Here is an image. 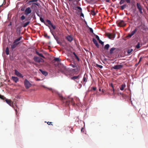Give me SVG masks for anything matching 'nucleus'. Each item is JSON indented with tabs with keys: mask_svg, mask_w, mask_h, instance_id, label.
<instances>
[{
	"mask_svg": "<svg viewBox=\"0 0 148 148\" xmlns=\"http://www.w3.org/2000/svg\"><path fill=\"white\" fill-rule=\"evenodd\" d=\"M110 86H111L112 88H114V86L112 83H111L110 84Z\"/></svg>",
	"mask_w": 148,
	"mask_h": 148,
	"instance_id": "obj_56",
	"label": "nucleus"
},
{
	"mask_svg": "<svg viewBox=\"0 0 148 148\" xmlns=\"http://www.w3.org/2000/svg\"><path fill=\"white\" fill-rule=\"evenodd\" d=\"M44 36L45 37H47L49 39L50 38V36H48L47 34H45Z\"/></svg>",
	"mask_w": 148,
	"mask_h": 148,
	"instance_id": "obj_50",
	"label": "nucleus"
},
{
	"mask_svg": "<svg viewBox=\"0 0 148 148\" xmlns=\"http://www.w3.org/2000/svg\"><path fill=\"white\" fill-rule=\"evenodd\" d=\"M46 21L48 23V24L50 25H51L52 24L50 20L48 19H47Z\"/></svg>",
	"mask_w": 148,
	"mask_h": 148,
	"instance_id": "obj_39",
	"label": "nucleus"
},
{
	"mask_svg": "<svg viewBox=\"0 0 148 148\" xmlns=\"http://www.w3.org/2000/svg\"><path fill=\"white\" fill-rule=\"evenodd\" d=\"M99 42L100 43L101 45H103L104 44V42L102 41L101 40H100L99 41Z\"/></svg>",
	"mask_w": 148,
	"mask_h": 148,
	"instance_id": "obj_49",
	"label": "nucleus"
},
{
	"mask_svg": "<svg viewBox=\"0 0 148 148\" xmlns=\"http://www.w3.org/2000/svg\"><path fill=\"white\" fill-rule=\"evenodd\" d=\"M33 59L35 62L38 63V61L39 59V58L38 56H35L34 57Z\"/></svg>",
	"mask_w": 148,
	"mask_h": 148,
	"instance_id": "obj_22",
	"label": "nucleus"
},
{
	"mask_svg": "<svg viewBox=\"0 0 148 148\" xmlns=\"http://www.w3.org/2000/svg\"><path fill=\"white\" fill-rule=\"evenodd\" d=\"M22 38V36H21L20 37H19V38H18L15 40L14 41V42H17L18 41H19L21 40V39Z\"/></svg>",
	"mask_w": 148,
	"mask_h": 148,
	"instance_id": "obj_30",
	"label": "nucleus"
},
{
	"mask_svg": "<svg viewBox=\"0 0 148 148\" xmlns=\"http://www.w3.org/2000/svg\"><path fill=\"white\" fill-rule=\"evenodd\" d=\"M54 60H55V61H60V59L59 58H56L54 59Z\"/></svg>",
	"mask_w": 148,
	"mask_h": 148,
	"instance_id": "obj_46",
	"label": "nucleus"
},
{
	"mask_svg": "<svg viewBox=\"0 0 148 148\" xmlns=\"http://www.w3.org/2000/svg\"><path fill=\"white\" fill-rule=\"evenodd\" d=\"M70 65L73 68H75L76 67V66H77V65H76L75 64H71Z\"/></svg>",
	"mask_w": 148,
	"mask_h": 148,
	"instance_id": "obj_45",
	"label": "nucleus"
},
{
	"mask_svg": "<svg viewBox=\"0 0 148 148\" xmlns=\"http://www.w3.org/2000/svg\"><path fill=\"white\" fill-rule=\"evenodd\" d=\"M25 16H24V15H22L21 17V19L22 20H23L25 19Z\"/></svg>",
	"mask_w": 148,
	"mask_h": 148,
	"instance_id": "obj_42",
	"label": "nucleus"
},
{
	"mask_svg": "<svg viewBox=\"0 0 148 148\" xmlns=\"http://www.w3.org/2000/svg\"><path fill=\"white\" fill-rule=\"evenodd\" d=\"M107 37L109 39L114 40L116 36V34L115 33H107L106 34Z\"/></svg>",
	"mask_w": 148,
	"mask_h": 148,
	"instance_id": "obj_5",
	"label": "nucleus"
},
{
	"mask_svg": "<svg viewBox=\"0 0 148 148\" xmlns=\"http://www.w3.org/2000/svg\"><path fill=\"white\" fill-rule=\"evenodd\" d=\"M92 41L96 46L98 48L99 47V45L97 41L94 38H92Z\"/></svg>",
	"mask_w": 148,
	"mask_h": 148,
	"instance_id": "obj_17",
	"label": "nucleus"
},
{
	"mask_svg": "<svg viewBox=\"0 0 148 148\" xmlns=\"http://www.w3.org/2000/svg\"><path fill=\"white\" fill-rule=\"evenodd\" d=\"M86 77H85V76H84L83 78V81L84 82L86 81Z\"/></svg>",
	"mask_w": 148,
	"mask_h": 148,
	"instance_id": "obj_52",
	"label": "nucleus"
},
{
	"mask_svg": "<svg viewBox=\"0 0 148 148\" xmlns=\"http://www.w3.org/2000/svg\"><path fill=\"white\" fill-rule=\"evenodd\" d=\"M19 43L20 42H14V41L13 44L11 45V49L12 50V51L14 49L17 47Z\"/></svg>",
	"mask_w": 148,
	"mask_h": 148,
	"instance_id": "obj_8",
	"label": "nucleus"
},
{
	"mask_svg": "<svg viewBox=\"0 0 148 148\" xmlns=\"http://www.w3.org/2000/svg\"><path fill=\"white\" fill-rule=\"evenodd\" d=\"M91 14L92 16H94L96 15V13L93 10H92L91 11Z\"/></svg>",
	"mask_w": 148,
	"mask_h": 148,
	"instance_id": "obj_35",
	"label": "nucleus"
},
{
	"mask_svg": "<svg viewBox=\"0 0 148 148\" xmlns=\"http://www.w3.org/2000/svg\"><path fill=\"white\" fill-rule=\"evenodd\" d=\"M24 8H22L21 9V10L22 11H24Z\"/></svg>",
	"mask_w": 148,
	"mask_h": 148,
	"instance_id": "obj_61",
	"label": "nucleus"
},
{
	"mask_svg": "<svg viewBox=\"0 0 148 148\" xmlns=\"http://www.w3.org/2000/svg\"><path fill=\"white\" fill-rule=\"evenodd\" d=\"M77 9H78L80 10H81V11H82V8L81 7L79 6H78L76 5H75V6L73 7V9L74 10H76Z\"/></svg>",
	"mask_w": 148,
	"mask_h": 148,
	"instance_id": "obj_20",
	"label": "nucleus"
},
{
	"mask_svg": "<svg viewBox=\"0 0 148 148\" xmlns=\"http://www.w3.org/2000/svg\"><path fill=\"white\" fill-rule=\"evenodd\" d=\"M123 66L122 65H115L112 67V68L115 69H119L123 67Z\"/></svg>",
	"mask_w": 148,
	"mask_h": 148,
	"instance_id": "obj_13",
	"label": "nucleus"
},
{
	"mask_svg": "<svg viewBox=\"0 0 148 148\" xmlns=\"http://www.w3.org/2000/svg\"><path fill=\"white\" fill-rule=\"evenodd\" d=\"M0 98L3 99L5 100V101L6 103L10 105V106H12V103L11 100L10 99H6L5 97L1 95L0 94Z\"/></svg>",
	"mask_w": 148,
	"mask_h": 148,
	"instance_id": "obj_3",
	"label": "nucleus"
},
{
	"mask_svg": "<svg viewBox=\"0 0 148 148\" xmlns=\"http://www.w3.org/2000/svg\"><path fill=\"white\" fill-rule=\"evenodd\" d=\"M88 27L89 28L90 32L92 33H93V29L92 28L89 27L88 26Z\"/></svg>",
	"mask_w": 148,
	"mask_h": 148,
	"instance_id": "obj_37",
	"label": "nucleus"
},
{
	"mask_svg": "<svg viewBox=\"0 0 148 148\" xmlns=\"http://www.w3.org/2000/svg\"><path fill=\"white\" fill-rule=\"evenodd\" d=\"M32 10L29 7L26 8L25 10V13L26 15H28L31 12Z\"/></svg>",
	"mask_w": 148,
	"mask_h": 148,
	"instance_id": "obj_11",
	"label": "nucleus"
},
{
	"mask_svg": "<svg viewBox=\"0 0 148 148\" xmlns=\"http://www.w3.org/2000/svg\"><path fill=\"white\" fill-rule=\"evenodd\" d=\"M85 23H86V26H87V27H88V25H87V23L86 21H85Z\"/></svg>",
	"mask_w": 148,
	"mask_h": 148,
	"instance_id": "obj_62",
	"label": "nucleus"
},
{
	"mask_svg": "<svg viewBox=\"0 0 148 148\" xmlns=\"http://www.w3.org/2000/svg\"><path fill=\"white\" fill-rule=\"evenodd\" d=\"M73 54L75 56H77L75 52H73Z\"/></svg>",
	"mask_w": 148,
	"mask_h": 148,
	"instance_id": "obj_58",
	"label": "nucleus"
},
{
	"mask_svg": "<svg viewBox=\"0 0 148 148\" xmlns=\"http://www.w3.org/2000/svg\"><path fill=\"white\" fill-rule=\"evenodd\" d=\"M12 78L13 81L16 83H17L19 81V79L17 77L12 76Z\"/></svg>",
	"mask_w": 148,
	"mask_h": 148,
	"instance_id": "obj_16",
	"label": "nucleus"
},
{
	"mask_svg": "<svg viewBox=\"0 0 148 148\" xmlns=\"http://www.w3.org/2000/svg\"><path fill=\"white\" fill-rule=\"evenodd\" d=\"M45 62L44 60L41 58H39V59L38 61V63H40V62Z\"/></svg>",
	"mask_w": 148,
	"mask_h": 148,
	"instance_id": "obj_33",
	"label": "nucleus"
},
{
	"mask_svg": "<svg viewBox=\"0 0 148 148\" xmlns=\"http://www.w3.org/2000/svg\"><path fill=\"white\" fill-rule=\"evenodd\" d=\"M126 87V85L125 84H122L120 87V89L121 90H123Z\"/></svg>",
	"mask_w": 148,
	"mask_h": 148,
	"instance_id": "obj_23",
	"label": "nucleus"
},
{
	"mask_svg": "<svg viewBox=\"0 0 148 148\" xmlns=\"http://www.w3.org/2000/svg\"><path fill=\"white\" fill-rule=\"evenodd\" d=\"M141 59H142V58L141 57L139 59V61L138 62V63H139L140 62V61L141 60Z\"/></svg>",
	"mask_w": 148,
	"mask_h": 148,
	"instance_id": "obj_59",
	"label": "nucleus"
},
{
	"mask_svg": "<svg viewBox=\"0 0 148 148\" xmlns=\"http://www.w3.org/2000/svg\"><path fill=\"white\" fill-rule=\"evenodd\" d=\"M22 27H23L22 26H19L17 27L16 28V30L17 32H19V33H20L21 31V28Z\"/></svg>",
	"mask_w": 148,
	"mask_h": 148,
	"instance_id": "obj_27",
	"label": "nucleus"
},
{
	"mask_svg": "<svg viewBox=\"0 0 148 148\" xmlns=\"http://www.w3.org/2000/svg\"><path fill=\"white\" fill-rule=\"evenodd\" d=\"M80 70V68L78 66H76V68L75 69H73L72 70L73 72H74L75 73H77Z\"/></svg>",
	"mask_w": 148,
	"mask_h": 148,
	"instance_id": "obj_15",
	"label": "nucleus"
},
{
	"mask_svg": "<svg viewBox=\"0 0 148 148\" xmlns=\"http://www.w3.org/2000/svg\"><path fill=\"white\" fill-rule=\"evenodd\" d=\"M14 71L15 74L17 76L21 78L23 77V75L18 72L17 70H14Z\"/></svg>",
	"mask_w": 148,
	"mask_h": 148,
	"instance_id": "obj_10",
	"label": "nucleus"
},
{
	"mask_svg": "<svg viewBox=\"0 0 148 148\" xmlns=\"http://www.w3.org/2000/svg\"><path fill=\"white\" fill-rule=\"evenodd\" d=\"M30 23V21H27L25 23L23 24V25H22V27H26Z\"/></svg>",
	"mask_w": 148,
	"mask_h": 148,
	"instance_id": "obj_26",
	"label": "nucleus"
},
{
	"mask_svg": "<svg viewBox=\"0 0 148 148\" xmlns=\"http://www.w3.org/2000/svg\"><path fill=\"white\" fill-rule=\"evenodd\" d=\"M110 0H106V1L107 2H109Z\"/></svg>",
	"mask_w": 148,
	"mask_h": 148,
	"instance_id": "obj_63",
	"label": "nucleus"
},
{
	"mask_svg": "<svg viewBox=\"0 0 148 148\" xmlns=\"http://www.w3.org/2000/svg\"><path fill=\"white\" fill-rule=\"evenodd\" d=\"M118 26L122 27L125 26L126 24L124 23V21L123 20H120L118 21L117 22Z\"/></svg>",
	"mask_w": 148,
	"mask_h": 148,
	"instance_id": "obj_6",
	"label": "nucleus"
},
{
	"mask_svg": "<svg viewBox=\"0 0 148 148\" xmlns=\"http://www.w3.org/2000/svg\"><path fill=\"white\" fill-rule=\"evenodd\" d=\"M137 29L136 28L134 29L132 31L131 33H129L128 34V36L129 37H131L132 36H133L135 32L137 31Z\"/></svg>",
	"mask_w": 148,
	"mask_h": 148,
	"instance_id": "obj_12",
	"label": "nucleus"
},
{
	"mask_svg": "<svg viewBox=\"0 0 148 148\" xmlns=\"http://www.w3.org/2000/svg\"><path fill=\"white\" fill-rule=\"evenodd\" d=\"M82 75L80 73L78 75L75 76L71 77V79L72 80H74L76 83H78L79 81V79L82 77Z\"/></svg>",
	"mask_w": 148,
	"mask_h": 148,
	"instance_id": "obj_2",
	"label": "nucleus"
},
{
	"mask_svg": "<svg viewBox=\"0 0 148 148\" xmlns=\"http://www.w3.org/2000/svg\"><path fill=\"white\" fill-rule=\"evenodd\" d=\"M11 24H12V23L11 22H10V23L9 24L8 26H10L11 25Z\"/></svg>",
	"mask_w": 148,
	"mask_h": 148,
	"instance_id": "obj_60",
	"label": "nucleus"
},
{
	"mask_svg": "<svg viewBox=\"0 0 148 148\" xmlns=\"http://www.w3.org/2000/svg\"><path fill=\"white\" fill-rule=\"evenodd\" d=\"M36 53L39 56L41 57L42 58H45V57L42 53H40L37 51H36Z\"/></svg>",
	"mask_w": 148,
	"mask_h": 148,
	"instance_id": "obj_19",
	"label": "nucleus"
},
{
	"mask_svg": "<svg viewBox=\"0 0 148 148\" xmlns=\"http://www.w3.org/2000/svg\"><path fill=\"white\" fill-rule=\"evenodd\" d=\"M40 20L42 22L44 23L46 26H48H48H49L48 25L46 24L45 23L44 19L42 17H40Z\"/></svg>",
	"mask_w": 148,
	"mask_h": 148,
	"instance_id": "obj_25",
	"label": "nucleus"
},
{
	"mask_svg": "<svg viewBox=\"0 0 148 148\" xmlns=\"http://www.w3.org/2000/svg\"><path fill=\"white\" fill-rule=\"evenodd\" d=\"M110 47V45L108 44H107L104 47V48L105 49H106V50H108V49Z\"/></svg>",
	"mask_w": 148,
	"mask_h": 148,
	"instance_id": "obj_29",
	"label": "nucleus"
},
{
	"mask_svg": "<svg viewBox=\"0 0 148 148\" xmlns=\"http://www.w3.org/2000/svg\"><path fill=\"white\" fill-rule=\"evenodd\" d=\"M116 48L114 47H112L111 48L110 50V54H112L113 53V51L116 49Z\"/></svg>",
	"mask_w": 148,
	"mask_h": 148,
	"instance_id": "obj_28",
	"label": "nucleus"
},
{
	"mask_svg": "<svg viewBox=\"0 0 148 148\" xmlns=\"http://www.w3.org/2000/svg\"><path fill=\"white\" fill-rule=\"evenodd\" d=\"M51 27H52V28L53 29H56V26H55V25H53V24H52L51 25Z\"/></svg>",
	"mask_w": 148,
	"mask_h": 148,
	"instance_id": "obj_44",
	"label": "nucleus"
},
{
	"mask_svg": "<svg viewBox=\"0 0 148 148\" xmlns=\"http://www.w3.org/2000/svg\"><path fill=\"white\" fill-rule=\"evenodd\" d=\"M80 12L81 13L80 16L84 17V14L82 12V11H81V10H80Z\"/></svg>",
	"mask_w": 148,
	"mask_h": 148,
	"instance_id": "obj_43",
	"label": "nucleus"
},
{
	"mask_svg": "<svg viewBox=\"0 0 148 148\" xmlns=\"http://www.w3.org/2000/svg\"><path fill=\"white\" fill-rule=\"evenodd\" d=\"M127 3H130V0H126Z\"/></svg>",
	"mask_w": 148,
	"mask_h": 148,
	"instance_id": "obj_55",
	"label": "nucleus"
},
{
	"mask_svg": "<svg viewBox=\"0 0 148 148\" xmlns=\"http://www.w3.org/2000/svg\"><path fill=\"white\" fill-rule=\"evenodd\" d=\"M125 1V0H121L119 2V4L120 5H121Z\"/></svg>",
	"mask_w": 148,
	"mask_h": 148,
	"instance_id": "obj_40",
	"label": "nucleus"
},
{
	"mask_svg": "<svg viewBox=\"0 0 148 148\" xmlns=\"http://www.w3.org/2000/svg\"><path fill=\"white\" fill-rule=\"evenodd\" d=\"M92 88L93 89V90H95L97 89V88L96 87H93Z\"/></svg>",
	"mask_w": 148,
	"mask_h": 148,
	"instance_id": "obj_53",
	"label": "nucleus"
},
{
	"mask_svg": "<svg viewBox=\"0 0 148 148\" xmlns=\"http://www.w3.org/2000/svg\"><path fill=\"white\" fill-rule=\"evenodd\" d=\"M34 3H29L30 5H32L31 8L32 9H35L36 8V6L35 5V4L34 5Z\"/></svg>",
	"mask_w": 148,
	"mask_h": 148,
	"instance_id": "obj_21",
	"label": "nucleus"
},
{
	"mask_svg": "<svg viewBox=\"0 0 148 148\" xmlns=\"http://www.w3.org/2000/svg\"><path fill=\"white\" fill-rule=\"evenodd\" d=\"M95 36L96 38L97 39V40L98 41L100 39L99 36L97 35H95Z\"/></svg>",
	"mask_w": 148,
	"mask_h": 148,
	"instance_id": "obj_47",
	"label": "nucleus"
},
{
	"mask_svg": "<svg viewBox=\"0 0 148 148\" xmlns=\"http://www.w3.org/2000/svg\"><path fill=\"white\" fill-rule=\"evenodd\" d=\"M34 4H35V5L36 6V5H37V6H38V7H39V6H40V3H38V2H37H37H35V3H34Z\"/></svg>",
	"mask_w": 148,
	"mask_h": 148,
	"instance_id": "obj_38",
	"label": "nucleus"
},
{
	"mask_svg": "<svg viewBox=\"0 0 148 148\" xmlns=\"http://www.w3.org/2000/svg\"><path fill=\"white\" fill-rule=\"evenodd\" d=\"M66 39L69 42H71L73 40V38L71 35H68L66 36Z\"/></svg>",
	"mask_w": 148,
	"mask_h": 148,
	"instance_id": "obj_14",
	"label": "nucleus"
},
{
	"mask_svg": "<svg viewBox=\"0 0 148 148\" xmlns=\"http://www.w3.org/2000/svg\"><path fill=\"white\" fill-rule=\"evenodd\" d=\"M36 14L39 17H40V14H39V13H38V12H36Z\"/></svg>",
	"mask_w": 148,
	"mask_h": 148,
	"instance_id": "obj_54",
	"label": "nucleus"
},
{
	"mask_svg": "<svg viewBox=\"0 0 148 148\" xmlns=\"http://www.w3.org/2000/svg\"><path fill=\"white\" fill-rule=\"evenodd\" d=\"M57 93L58 95L60 100L63 102V103L66 102V104L67 105H69L70 102H71L73 105L74 106L75 105V103H73V98H70L69 96H68L67 98L63 97L58 92H57Z\"/></svg>",
	"mask_w": 148,
	"mask_h": 148,
	"instance_id": "obj_1",
	"label": "nucleus"
},
{
	"mask_svg": "<svg viewBox=\"0 0 148 148\" xmlns=\"http://www.w3.org/2000/svg\"><path fill=\"white\" fill-rule=\"evenodd\" d=\"M24 85L25 87L27 89L29 88L32 86V84L26 79L24 80Z\"/></svg>",
	"mask_w": 148,
	"mask_h": 148,
	"instance_id": "obj_4",
	"label": "nucleus"
},
{
	"mask_svg": "<svg viewBox=\"0 0 148 148\" xmlns=\"http://www.w3.org/2000/svg\"><path fill=\"white\" fill-rule=\"evenodd\" d=\"M79 86H80V88H81V87H82V84H79Z\"/></svg>",
	"mask_w": 148,
	"mask_h": 148,
	"instance_id": "obj_64",
	"label": "nucleus"
},
{
	"mask_svg": "<svg viewBox=\"0 0 148 148\" xmlns=\"http://www.w3.org/2000/svg\"><path fill=\"white\" fill-rule=\"evenodd\" d=\"M64 71H62V69L60 70V71L62 73H63L66 75V74L65 72L67 71V69L66 67H64Z\"/></svg>",
	"mask_w": 148,
	"mask_h": 148,
	"instance_id": "obj_24",
	"label": "nucleus"
},
{
	"mask_svg": "<svg viewBox=\"0 0 148 148\" xmlns=\"http://www.w3.org/2000/svg\"><path fill=\"white\" fill-rule=\"evenodd\" d=\"M48 27L49 29L50 30V32L52 34L53 36L54 39L56 40V41L57 40H59V38L56 35H55L54 34V32L52 30V29L51 27L50 26H48Z\"/></svg>",
	"mask_w": 148,
	"mask_h": 148,
	"instance_id": "obj_7",
	"label": "nucleus"
},
{
	"mask_svg": "<svg viewBox=\"0 0 148 148\" xmlns=\"http://www.w3.org/2000/svg\"><path fill=\"white\" fill-rule=\"evenodd\" d=\"M56 41L58 44H59L60 45H62V43L61 42H60V41H59L58 40H57Z\"/></svg>",
	"mask_w": 148,
	"mask_h": 148,
	"instance_id": "obj_48",
	"label": "nucleus"
},
{
	"mask_svg": "<svg viewBox=\"0 0 148 148\" xmlns=\"http://www.w3.org/2000/svg\"><path fill=\"white\" fill-rule=\"evenodd\" d=\"M126 5L124 4L121 6V8L122 10H124L126 7Z\"/></svg>",
	"mask_w": 148,
	"mask_h": 148,
	"instance_id": "obj_32",
	"label": "nucleus"
},
{
	"mask_svg": "<svg viewBox=\"0 0 148 148\" xmlns=\"http://www.w3.org/2000/svg\"><path fill=\"white\" fill-rule=\"evenodd\" d=\"M39 71L41 72L42 74L45 76H46L48 75V73L45 71H43L41 69H40Z\"/></svg>",
	"mask_w": 148,
	"mask_h": 148,
	"instance_id": "obj_18",
	"label": "nucleus"
},
{
	"mask_svg": "<svg viewBox=\"0 0 148 148\" xmlns=\"http://www.w3.org/2000/svg\"><path fill=\"white\" fill-rule=\"evenodd\" d=\"M52 123L51 122H48L47 123V124L48 125H50V124L51 123Z\"/></svg>",
	"mask_w": 148,
	"mask_h": 148,
	"instance_id": "obj_57",
	"label": "nucleus"
},
{
	"mask_svg": "<svg viewBox=\"0 0 148 148\" xmlns=\"http://www.w3.org/2000/svg\"><path fill=\"white\" fill-rule=\"evenodd\" d=\"M133 50L132 49H130L127 50V52L128 54H130L132 51Z\"/></svg>",
	"mask_w": 148,
	"mask_h": 148,
	"instance_id": "obj_34",
	"label": "nucleus"
},
{
	"mask_svg": "<svg viewBox=\"0 0 148 148\" xmlns=\"http://www.w3.org/2000/svg\"><path fill=\"white\" fill-rule=\"evenodd\" d=\"M76 59L78 61H79L80 60V59H79V57H78V56L77 55L76 56H75Z\"/></svg>",
	"mask_w": 148,
	"mask_h": 148,
	"instance_id": "obj_51",
	"label": "nucleus"
},
{
	"mask_svg": "<svg viewBox=\"0 0 148 148\" xmlns=\"http://www.w3.org/2000/svg\"><path fill=\"white\" fill-rule=\"evenodd\" d=\"M140 44L139 42H138L136 46V48L137 49H139L140 48Z\"/></svg>",
	"mask_w": 148,
	"mask_h": 148,
	"instance_id": "obj_41",
	"label": "nucleus"
},
{
	"mask_svg": "<svg viewBox=\"0 0 148 148\" xmlns=\"http://www.w3.org/2000/svg\"><path fill=\"white\" fill-rule=\"evenodd\" d=\"M96 66L97 67H99L100 69H102L103 67V66L102 65H99L97 64H96Z\"/></svg>",
	"mask_w": 148,
	"mask_h": 148,
	"instance_id": "obj_36",
	"label": "nucleus"
},
{
	"mask_svg": "<svg viewBox=\"0 0 148 148\" xmlns=\"http://www.w3.org/2000/svg\"><path fill=\"white\" fill-rule=\"evenodd\" d=\"M5 53L7 55L9 54V49L8 47H7L5 49Z\"/></svg>",
	"mask_w": 148,
	"mask_h": 148,
	"instance_id": "obj_31",
	"label": "nucleus"
},
{
	"mask_svg": "<svg viewBox=\"0 0 148 148\" xmlns=\"http://www.w3.org/2000/svg\"><path fill=\"white\" fill-rule=\"evenodd\" d=\"M136 6L137 7V8L138 11H139L140 13L141 14H142L143 13L142 8L141 7V5L139 3H136Z\"/></svg>",
	"mask_w": 148,
	"mask_h": 148,
	"instance_id": "obj_9",
	"label": "nucleus"
}]
</instances>
